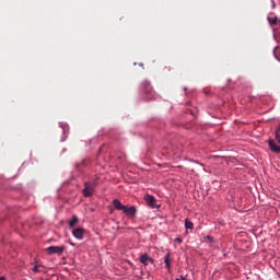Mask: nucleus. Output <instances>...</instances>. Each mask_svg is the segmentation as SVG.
I'll use <instances>...</instances> for the list:
<instances>
[{
	"mask_svg": "<svg viewBox=\"0 0 280 280\" xmlns=\"http://www.w3.org/2000/svg\"><path fill=\"white\" fill-rule=\"evenodd\" d=\"M164 264H166V268L170 270V268H172V258L170 256V254H167L164 258Z\"/></svg>",
	"mask_w": 280,
	"mask_h": 280,
	"instance_id": "10",
	"label": "nucleus"
},
{
	"mask_svg": "<svg viewBox=\"0 0 280 280\" xmlns=\"http://www.w3.org/2000/svg\"><path fill=\"white\" fill-rule=\"evenodd\" d=\"M1 280H5V278H4V277H1Z\"/></svg>",
	"mask_w": 280,
	"mask_h": 280,
	"instance_id": "19",
	"label": "nucleus"
},
{
	"mask_svg": "<svg viewBox=\"0 0 280 280\" xmlns=\"http://www.w3.org/2000/svg\"><path fill=\"white\" fill-rule=\"evenodd\" d=\"M175 242H177V244H183V238L182 237H176Z\"/></svg>",
	"mask_w": 280,
	"mask_h": 280,
	"instance_id": "16",
	"label": "nucleus"
},
{
	"mask_svg": "<svg viewBox=\"0 0 280 280\" xmlns=\"http://www.w3.org/2000/svg\"><path fill=\"white\" fill-rule=\"evenodd\" d=\"M140 261L141 264H143V266H149V264H154V259H152V257H150V255L148 254H143L140 257Z\"/></svg>",
	"mask_w": 280,
	"mask_h": 280,
	"instance_id": "7",
	"label": "nucleus"
},
{
	"mask_svg": "<svg viewBox=\"0 0 280 280\" xmlns=\"http://www.w3.org/2000/svg\"><path fill=\"white\" fill-rule=\"evenodd\" d=\"M269 24L270 25H277V23H280L279 18L275 16V18H268Z\"/></svg>",
	"mask_w": 280,
	"mask_h": 280,
	"instance_id": "12",
	"label": "nucleus"
},
{
	"mask_svg": "<svg viewBox=\"0 0 280 280\" xmlns=\"http://www.w3.org/2000/svg\"><path fill=\"white\" fill-rule=\"evenodd\" d=\"M43 268L45 267H43L42 265H35L33 267V272H43Z\"/></svg>",
	"mask_w": 280,
	"mask_h": 280,
	"instance_id": "14",
	"label": "nucleus"
},
{
	"mask_svg": "<svg viewBox=\"0 0 280 280\" xmlns=\"http://www.w3.org/2000/svg\"><path fill=\"white\" fill-rule=\"evenodd\" d=\"M86 233V230L82 229V228H77L72 230V235L73 237H75L77 240H84V234Z\"/></svg>",
	"mask_w": 280,
	"mask_h": 280,
	"instance_id": "4",
	"label": "nucleus"
},
{
	"mask_svg": "<svg viewBox=\"0 0 280 280\" xmlns=\"http://www.w3.org/2000/svg\"><path fill=\"white\" fill-rule=\"evenodd\" d=\"M93 191H95V183L85 182L84 189H83V196L89 198L90 196H93Z\"/></svg>",
	"mask_w": 280,
	"mask_h": 280,
	"instance_id": "1",
	"label": "nucleus"
},
{
	"mask_svg": "<svg viewBox=\"0 0 280 280\" xmlns=\"http://www.w3.org/2000/svg\"><path fill=\"white\" fill-rule=\"evenodd\" d=\"M127 218H135L137 215V207L131 206V207H125V210L122 211Z\"/></svg>",
	"mask_w": 280,
	"mask_h": 280,
	"instance_id": "5",
	"label": "nucleus"
},
{
	"mask_svg": "<svg viewBox=\"0 0 280 280\" xmlns=\"http://www.w3.org/2000/svg\"><path fill=\"white\" fill-rule=\"evenodd\" d=\"M176 280H187V278L180 276V278H177Z\"/></svg>",
	"mask_w": 280,
	"mask_h": 280,
	"instance_id": "18",
	"label": "nucleus"
},
{
	"mask_svg": "<svg viewBox=\"0 0 280 280\" xmlns=\"http://www.w3.org/2000/svg\"><path fill=\"white\" fill-rule=\"evenodd\" d=\"M148 207H151V209H159L160 206L156 205V198L152 195H147L144 198Z\"/></svg>",
	"mask_w": 280,
	"mask_h": 280,
	"instance_id": "3",
	"label": "nucleus"
},
{
	"mask_svg": "<svg viewBox=\"0 0 280 280\" xmlns=\"http://www.w3.org/2000/svg\"><path fill=\"white\" fill-rule=\"evenodd\" d=\"M275 135H280V125H279L278 128L276 129Z\"/></svg>",
	"mask_w": 280,
	"mask_h": 280,
	"instance_id": "17",
	"label": "nucleus"
},
{
	"mask_svg": "<svg viewBox=\"0 0 280 280\" xmlns=\"http://www.w3.org/2000/svg\"><path fill=\"white\" fill-rule=\"evenodd\" d=\"M268 143H269V148H270L271 152H275L276 154H280V145L277 144L275 139H269Z\"/></svg>",
	"mask_w": 280,
	"mask_h": 280,
	"instance_id": "6",
	"label": "nucleus"
},
{
	"mask_svg": "<svg viewBox=\"0 0 280 280\" xmlns=\"http://www.w3.org/2000/svg\"><path fill=\"white\" fill-rule=\"evenodd\" d=\"M48 255H62L65 253V246H50L46 248Z\"/></svg>",
	"mask_w": 280,
	"mask_h": 280,
	"instance_id": "2",
	"label": "nucleus"
},
{
	"mask_svg": "<svg viewBox=\"0 0 280 280\" xmlns=\"http://www.w3.org/2000/svg\"><path fill=\"white\" fill-rule=\"evenodd\" d=\"M145 93L148 95V100H154V91L152 90L150 83L145 84Z\"/></svg>",
	"mask_w": 280,
	"mask_h": 280,
	"instance_id": "9",
	"label": "nucleus"
},
{
	"mask_svg": "<svg viewBox=\"0 0 280 280\" xmlns=\"http://www.w3.org/2000/svg\"><path fill=\"white\" fill-rule=\"evenodd\" d=\"M275 137H276V141H277L278 143H280V133H275Z\"/></svg>",
	"mask_w": 280,
	"mask_h": 280,
	"instance_id": "15",
	"label": "nucleus"
},
{
	"mask_svg": "<svg viewBox=\"0 0 280 280\" xmlns=\"http://www.w3.org/2000/svg\"><path fill=\"white\" fill-rule=\"evenodd\" d=\"M113 206H114V209H116L117 211H125L126 209V206H124L121 201H119V199H114Z\"/></svg>",
	"mask_w": 280,
	"mask_h": 280,
	"instance_id": "8",
	"label": "nucleus"
},
{
	"mask_svg": "<svg viewBox=\"0 0 280 280\" xmlns=\"http://www.w3.org/2000/svg\"><path fill=\"white\" fill-rule=\"evenodd\" d=\"M78 222H79L78 217L73 215L72 220L69 222L70 229H73V226H75V224H78Z\"/></svg>",
	"mask_w": 280,
	"mask_h": 280,
	"instance_id": "11",
	"label": "nucleus"
},
{
	"mask_svg": "<svg viewBox=\"0 0 280 280\" xmlns=\"http://www.w3.org/2000/svg\"><path fill=\"white\" fill-rule=\"evenodd\" d=\"M185 228L189 229L190 231H192L194 229V222L189 221V220H185Z\"/></svg>",
	"mask_w": 280,
	"mask_h": 280,
	"instance_id": "13",
	"label": "nucleus"
}]
</instances>
